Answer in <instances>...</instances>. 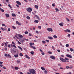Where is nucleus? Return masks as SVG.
Here are the masks:
<instances>
[{"instance_id":"1","label":"nucleus","mask_w":74,"mask_h":74,"mask_svg":"<svg viewBox=\"0 0 74 74\" xmlns=\"http://www.w3.org/2000/svg\"><path fill=\"white\" fill-rule=\"evenodd\" d=\"M60 59L61 61H62V62L64 63H66L67 62H69V61H67L69 60V59L67 58H65V59H64L63 58L60 57Z\"/></svg>"},{"instance_id":"2","label":"nucleus","mask_w":74,"mask_h":74,"mask_svg":"<svg viewBox=\"0 0 74 74\" xmlns=\"http://www.w3.org/2000/svg\"><path fill=\"white\" fill-rule=\"evenodd\" d=\"M29 72L30 73L32 74H36V71L35 70L31 69L29 70Z\"/></svg>"},{"instance_id":"3","label":"nucleus","mask_w":74,"mask_h":74,"mask_svg":"<svg viewBox=\"0 0 74 74\" xmlns=\"http://www.w3.org/2000/svg\"><path fill=\"white\" fill-rule=\"evenodd\" d=\"M26 40V38H21L19 40L21 42H24V41Z\"/></svg>"},{"instance_id":"4","label":"nucleus","mask_w":74,"mask_h":74,"mask_svg":"<svg viewBox=\"0 0 74 74\" xmlns=\"http://www.w3.org/2000/svg\"><path fill=\"white\" fill-rule=\"evenodd\" d=\"M27 11H28V12H30L32 11L33 10L31 8H29L27 9Z\"/></svg>"},{"instance_id":"5","label":"nucleus","mask_w":74,"mask_h":74,"mask_svg":"<svg viewBox=\"0 0 74 74\" xmlns=\"http://www.w3.org/2000/svg\"><path fill=\"white\" fill-rule=\"evenodd\" d=\"M47 30L48 32H53V29L52 28H48L47 29Z\"/></svg>"},{"instance_id":"6","label":"nucleus","mask_w":74,"mask_h":74,"mask_svg":"<svg viewBox=\"0 0 74 74\" xmlns=\"http://www.w3.org/2000/svg\"><path fill=\"white\" fill-rule=\"evenodd\" d=\"M50 58H51V59H52L53 60H55V57L53 56H50Z\"/></svg>"},{"instance_id":"7","label":"nucleus","mask_w":74,"mask_h":74,"mask_svg":"<svg viewBox=\"0 0 74 74\" xmlns=\"http://www.w3.org/2000/svg\"><path fill=\"white\" fill-rule=\"evenodd\" d=\"M66 56L68 58H72V56L69 54H67L66 55Z\"/></svg>"},{"instance_id":"8","label":"nucleus","mask_w":74,"mask_h":74,"mask_svg":"<svg viewBox=\"0 0 74 74\" xmlns=\"http://www.w3.org/2000/svg\"><path fill=\"white\" fill-rule=\"evenodd\" d=\"M11 53H15L16 52V51L14 50L13 49H12L11 50Z\"/></svg>"},{"instance_id":"9","label":"nucleus","mask_w":74,"mask_h":74,"mask_svg":"<svg viewBox=\"0 0 74 74\" xmlns=\"http://www.w3.org/2000/svg\"><path fill=\"white\" fill-rule=\"evenodd\" d=\"M16 23L17 24V25H19L20 26H21V24L19 23V22L16 21Z\"/></svg>"},{"instance_id":"10","label":"nucleus","mask_w":74,"mask_h":74,"mask_svg":"<svg viewBox=\"0 0 74 74\" xmlns=\"http://www.w3.org/2000/svg\"><path fill=\"white\" fill-rule=\"evenodd\" d=\"M59 25L63 27V22L61 23H60L59 24Z\"/></svg>"},{"instance_id":"11","label":"nucleus","mask_w":74,"mask_h":74,"mask_svg":"<svg viewBox=\"0 0 74 74\" xmlns=\"http://www.w3.org/2000/svg\"><path fill=\"white\" fill-rule=\"evenodd\" d=\"M16 3L17 4H18V5H21V2H19V1H16Z\"/></svg>"},{"instance_id":"12","label":"nucleus","mask_w":74,"mask_h":74,"mask_svg":"<svg viewBox=\"0 0 74 74\" xmlns=\"http://www.w3.org/2000/svg\"><path fill=\"white\" fill-rule=\"evenodd\" d=\"M18 36L19 37V38H23V36L21 34L18 35Z\"/></svg>"},{"instance_id":"13","label":"nucleus","mask_w":74,"mask_h":74,"mask_svg":"<svg viewBox=\"0 0 74 74\" xmlns=\"http://www.w3.org/2000/svg\"><path fill=\"white\" fill-rule=\"evenodd\" d=\"M35 16H36V18H37V19H38V20H40V18H39V17H38V16H37V15H35Z\"/></svg>"},{"instance_id":"14","label":"nucleus","mask_w":74,"mask_h":74,"mask_svg":"<svg viewBox=\"0 0 74 74\" xmlns=\"http://www.w3.org/2000/svg\"><path fill=\"white\" fill-rule=\"evenodd\" d=\"M34 22H35V23H38V22H39V21H38V20H36L34 21Z\"/></svg>"},{"instance_id":"15","label":"nucleus","mask_w":74,"mask_h":74,"mask_svg":"<svg viewBox=\"0 0 74 74\" xmlns=\"http://www.w3.org/2000/svg\"><path fill=\"white\" fill-rule=\"evenodd\" d=\"M0 11H1V12H4V10L2 9L1 8H0Z\"/></svg>"},{"instance_id":"16","label":"nucleus","mask_w":74,"mask_h":74,"mask_svg":"<svg viewBox=\"0 0 74 74\" xmlns=\"http://www.w3.org/2000/svg\"><path fill=\"white\" fill-rule=\"evenodd\" d=\"M48 38H49V39H50V40H53V38L52 37H48Z\"/></svg>"},{"instance_id":"17","label":"nucleus","mask_w":74,"mask_h":74,"mask_svg":"<svg viewBox=\"0 0 74 74\" xmlns=\"http://www.w3.org/2000/svg\"><path fill=\"white\" fill-rule=\"evenodd\" d=\"M25 57L26 58H27L28 59H30V57L28 56L27 55H25Z\"/></svg>"},{"instance_id":"18","label":"nucleus","mask_w":74,"mask_h":74,"mask_svg":"<svg viewBox=\"0 0 74 74\" xmlns=\"http://www.w3.org/2000/svg\"><path fill=\"white\" fill-rule=\"evenodd\" d=\"M1 29L3 31H4L5 30V29L3 28V27H1Z\"/></svg>"},{"instance_id":"19","label":"nucleus","mask_w":74,"mask_h":74,"mask_svg":"<svg viewBox=\"0 0 74 74\" xmlns=\"http://www.w3.org/2000/svg\"><path fill=\"white\" fill-rule=\"evenodd\" d=\"M5 15L6 17H9V14H6Z\"/></svg>"},{"instance_id":"20","label":"nucleus","mask_w":74,"mask_h":74,"mask_svg":"<svg viewBox=\"0 0 74 74\" xmlns=\"http://www.w3.org/2000/svg\"><path fill=\"white\" fill-rule=\"evenodd\" d=\"M14 57H15V58H18V54H17L16 55H14Z\"/></svg>"},{"instance_id":"21","label":"nucleus","mask_w":74,"mask_h":74,"mask_svg":"<svg viewBox=\"0 0 74 74\" xmlns=\"http://www.w3.org/2000/svg\"><path fill=\"white\" fill-rule=\"evenodd\" d=\"M14 69H15V70H18V69H19V68L18 67L15 66L14 67Z\"/></svg>"},{"instance_id":"22","label":"nucleus","mask_w":74,"mask_h":74,"mask_svg":"<svg viewBox=\"0 0 74 74\" xmlns=\"http://www.w3.org/2000/svg\"><path fill=\"white\" fill-rule=\"evenodd\" d=\"M35 7L36 8V9H38V6L37 5H35Z\"/></svg>"},{"instance_id":"23","label":"nucleus","mask_w":74,"mask_h":74,"mask_svg":"<svg viewBox=\"0 0 74 74\" xmlns=\"http://www.w3.org/2000/svg\"><path fill=\"white\" fill-rule=\"evenodd\" d=\"M19 56H23V55L22 53H20L19 54Z\"/></svg>"},{"instance_id":"24","label":"nucleus","mask_w":74,"mask_h":74,"mask_svg":"<svg viewBox=\"0 0 74 74\" xmlns=\"http://www.w3.org/2000/svg\"><path fill=\"white\" fill-rule=\"evenodd\" d=\"M41 69H42V70H45V68H44L43 67H41Z\"/></svg>"},{"instance_id":"25","label":"nucleus","mask_w":74,"mask_h":74,"mask_svg":"<svg viewBox=\"0 0 74 74\" xmlns=\"http://www.w3.org/2000/svg\"><path fill=\"white\" fill-rule=\"evenodd\" d=\"M70 51H71V52H73V51H74V49L71 48H70Z\"/></svg>"},{"instance_id":"26","label":"nucleus","mask_w":74,"mask_h":74,"mask_svg":"<svg viewBox=\"0 0 74 74\" xmlns=\"http://www.w3.org/2000/svg\"><path fill=\"white\" fill-rule=\"evenodd\" d=\"M53 37L54 38H57V37L56 36V35H54L53 36Z\"/></svg>"},{"instance_id":"27","label":"nucleus","mask_w":74,"mask_h":74,"mask_svg":"<svg viewBox=\"0 0 74 74\" xmlns=\"http://www.w3.org/2000/svg\"><path fill=\"white\" fill-rule=\"evenodd\" d=\"M12 15L13 16H16V15H15V14H14V13L12 14Z\"/></svg>"},{"instance_id":"28","label":"nucleus","mask_w":74,"mask_h":74,"mask_svg":"<svg viewBox=\"0 0 74 74\" xmlns=\"http://www.w3.org/2000/svg\"><path fill=\"white\" fill-rule=\"evenodd\" d=\"M18 48H19V49H21V50H23V49L22 48V47H21L20 46H18Z\"/></svg>"},{"instance_id":"29","label":"nucleus","mask_w":74,"mask_h":74,"mask_svg":"<svg viewBox=\"0 0 74 74\" xmlns=\"http://www.w3.org/2000/svg\"><path fill=\"white\" fill-rule=\"evenodd\" d=\"M31 48H33V49H36V47H34V46H31Z\"/></svg>"},{"instance_id":"30","label":"nucleus","mask_w":74,"mask_h":74,"mask_svg":"<svg viewBox=\"0 0 74 74\" xmlns=\"http://www.w3.org/2000/svg\"><path fill=\"white\" fill-rule=\"evenodd\" d=\"M66 31L68 32H69V33H70V32H71V31H70V30L68 29H67Z\"/></svg>"},{"instance_id":"31","label":"nucleus","mask_w":74,"mask_h":74,"mask_svg":"<svg viewBox=\"0 0 74 74\" xmlns=\"http://www.w3.org/2000/svg\"><path fill=\"white\" fill-rule=\"evenodd\" d=\"M26 18L28 19H30V17L29 16H27Z\"/></svg>"},{"instance_id":"32","label":"nucleus","mask_w":74,"mask_h":74,"mask_svg":"<svg viewBox=\"0 0 74 74\" xmlns=\"http://www.w3.org/2000/svg\"><path fill=\"white\" fill-rule=\"evenodd\" d=\"M30 53L32 55H34V52L33 51H32L30 52Z\"/></svg>"},{"instance_id":"33","label":"nucleus","mask_w":74,"mask_h":74,"mask_svg":"<svg viewBox=\"0 0 74 74\" xmlns=\"http://www.w3.org/2000/svg\"><path fill=\"white\" fill-rule=\"evenodd\" d=\"M66 47H69V45L68 44H66Z\"/></svg>"},{"instance_id":"34","label":"nucleus","mask_w":74,"mask_h":74,"mask_svg":"<svg viewBox=\"0 0 74 74\" xmlns=\"http://www.w3.org/2000/svg\"><path fill=\"white\" fill-rule=\"evenodd\" d=\"M66 20H67V21L68 22H70V20H69V19L68 18H66Z\"/></svg>"},{"instance_id":"35","label":"nucleus","mask_w":74,"mask_h":74,"mask_svg":"<svg viewBox=\"0 0 74 74\" xmlns=\"http://www.w3.org/2000/svg\"><path fill=\"white\" fill-rule=\"evenodd\" d=\"M55 10H56V11H59V9H58L57 8H56Z\"/></svg>"},{"instance_id":"36","label":"nucleus","mask_w":74,"mask_h":74,"mask_svg":"<svg viewBox=\"0 0 74 74\" xmlns=\"http://www.w3.org/2000/svg\"><path fill=\"white\" fill-rule=\"evenodd\" d=\"M44 72L45 74H47V70H45L44 71Z\"/></svg>"},{"instance_id":"37","label":"nucleus","mask_w":74,"mask_h":74,"mask_svg":"<svg viewBox=\"0 0 74 74\" xmlns=\"http://www.w3.org/2000/svg\"><path fill=\"white\" fill-rule=\"evenodd\" d=\"M15 37H16V38H17V39H19V38H18V36H17V35H15Z\"/></svg>"},{"instance_id":"38","label":"nucleus","mask_w":74,"mask_h":74,"mask_svg":"<svg viewBox=\"0 0 74 74\" xmlns=\"http://www.w3.org/2000/svg\"><path fill=\"white\" fill-rule=\"evenodd\" d=\"M45 41H44V40H43L42 41V43H43V44H45Z\"/></svg>"},{"instance_id":"39","label":"nucleus","mask_w":74,"mask_h":74,"mask_svg":"<svg viewBox=\"0 0 74 74\" xmlns=\"http://www.w3.org/2000/svg\"><path fill=\"white\" fill-rule=\"evenodd\" d=\"M38 28L39 29H41V26H38Z\"/></svg>"},{"instance_id":"40","label":"nucleus","mask_w":74,"mask_h":74,"mask_svg":"<svg viewBox=\"0 0 74 74\" xmlns=\"http://www.w3.org/2000/svg\"><path fill=\"white\" fill-rule=\"evenodd\" d=\"M28 33L29 32H28L26 31L25 32V34H28Z\"/></svg>"},{"instance_id":"41","label":"nucleus","mask_w":74,"mask_h":74,"mask_svg":"<svg viewBox=\"0 0 74 74\" xmlns=\"http://www.w3.org/2000/svg\"><path fill=\"white\" fill-rule=\"evenodd\" d=\"M5 47H7V44L5 43Z\"/></svg>"},{"instance_id":"42","label":"nucleus","mask_w":74,"mask_h":74,"mask_svg":"<svg viewBox=\"0 0 74 74\" xmlns=\"http://www.w3.org/2000/svg\"><path fill=\"white\" fill-rule=\"evenodd\" d=\"M8 57H10V58H11V56L10 55V54H8Z\"/></svg>"},{"instance_id":"43","label":"nucleus","mask_w":74,"mask_h":74,"mask_svg":"<svg viewBox=\"0 0 74 74\" xmlns=\"http://www.w3.org/2000/svg\"><path fill=\"white\" fill-rule=\"evenodd\" d=\"M17 63H20V62H21V61L19 60H17Z\"/></svg>"},{"instance_id":"44","label":"nucleus","mask_w":74,"mask_h":74,"mask_svg":"<svg viewBox=\"0 0 74 74\" xmlns=\"http://www.w3.org/2000/svg\"><path fill=\"white\" fill-rule=\"evenodd\" d=\"M66 69H69V66H66Z\"/></svg>"},{"instance_id":"45","label":"nucleus","mask_w":74,"mask_h":74,"mask_svg":"<svg viewBox=\"0 0 74 74\" xmlns=\"http://www.w3.org/2000/svg\"><path fill=\"white\" fill-rule=\"evenodd\" d=\"M13 47H14V48H16V46H15V45H13Z\"/></svg>"},{"instance_id":"46","label":"nucleus","mask_w":74,"mask_h":74,"mask_svg":"<svg viewBox=\"0 0 74 74\" xmlns=\"http://www.w3.org/2000/svg\"><path fill=\"white\" fill-rule=\"evenodd\" d=\"M30 45H31V46H32L33 45V44L32 43H29Z\"/></svg>"},{"instance_id":"47","label":"nucleus","mask_w":74,"mask_h":74,"mask_svg":"<svg viewBox=\"0 0 74 74\" xmlns=\"http://www.w3.org/2000/svg\"><path fill=\"white\" fill-rule=\"evenodd\" d=\"M12 27L14 29H16V27L14 26H12Z\"/></svg>"},{"instance_id":"48","label":"nucleus","mask_w":74,"mask_h":74,"mask_svg":"<svg viewBox=\"0 0 74 74\" xmlns=\"http://www.w3.org/2000/svg\"><path fill=\"white\" fill-rule=\"evenodd\" d=\"M48 53L49 54H52V52H51V51H49L48 52Z\"/></svg>"},{"instance_id":"49","label":"nucleus","mask_w":74,"mask_h":74,"mask_svg":"<svg viewBox=\"0 0 74 74\" xmlns=\"http://www.w3.org/2000/svg\"><path fill=\"white\" fill-rule=\"evenodd\" d=\"M61 56H62V58H64V55H61Z\"/></svg>"},{"instance_id":"50","label":"nucleus","mask_w":74,"mask_h":74,"mask_svg":"<svg viewBox=\"0 0 74 74\" xmlns=\"http://www.w3.org/2000/svg\"><path fill=\"white\" fill-rule=\"evenodd\" d=\"M8 6H9L10 8H12V6H11L10 5H8Z\"/></svg>"},{"instance_id":"51","label":"nucleus","mask_w":74,"mask_h":74,"mask_svg":"<svg viewBox=\"0 0 74 74\" xmlns=\"http://www.w3.org/2000/svg\"><path fill=\"white\" fill-rule=\"evenodd\" d=\"M52 6H53V7H55V4H54V3H53L52 4Z\"/></svg>"},{"instance_id":"52","label":"nucleus","mask_w":74,"mask_h":74,"mask_svg":"<svg viewBox=\"0 0 74 74\" xmlns=\"http://www.w3.org/2000/svg\"><path fill=\"white\" fill-rule=\"evenodd\" d=\"M5 56H6V57H7V56H8V55L7 54H5Z\"/></svg>"},{"instance_id":"53","label":"nucleus","mask_w":74,"mask_h":74,"mask_svg":"<svg viewBox=\"0 0 74 74\" xmlns=\"http://www.w3.org/2000/svg\"><path fill=\"white\" fill-rule=\"evenodd\" d=\"M8 47H9V48H11V46H10V45H8Z\"/></svg>"},{"instance_id":"54","label":"nucleus","mask_w":74,"mask_h":74,"mask_svg":"<svg viewBox=\"0 0 74 74\" xmlns=\"http://www.w3.org/2000/svg\"><path fill=\"white\" fill-rule=\"evenodd\" d=\"M18 43L19 44H21V43L19 41H18Z\"/></svg>"},{"instance_id":"55","label":"nucleus","mask_w":74,"mask_h":74,"mask_svg":"<svg viewBox=\"0 0 74 74\" xmlns=\"http://www.w3.org/2000/svg\"><path fill=\"white\" fill-rule=\"evenodd\" d=\"M69 68L70 69H73V66H70Z\"/></svg>"},{"instance_id":"56","label":"nucleus","mask_w":74,"mask_h":74,"mask_svg":"<svg viewBox=\"0 0 74 74\" xmlns=\"http://www.w3.org/2000/svg\"><path fill=\"white\" fill-rule=\"evenodd\" d=\"M40 52H43L42 50H41V49H40Z\"/></svg>"},{"instance_id":"57","label":"nucleus","mask_w":74,"mask_h":74,"mask_svg":"<svg viewBox=\"0 0 74 74\" xmlns=\"http://www.w3.org/2000/svg\"><path fill=\"white\" fill-rule=\"evenodd\" d=\"M2 26H5V24H2Z\"/></svg>"},{"instance_id":"58","label":"nucleus","mask_w":74,"mask_h":74,"mask_svg":"<svg viewBox=\"0 0 74 74\" xmlns=\"http://www.w3.org/2000/svg\"><path fill=\"white\" fill-rule=\"evenodd\" d=\"M46 7L47 9H49V7L48 6H47Z\"/></svg>"},{"instance_id":"59","label":"nucleus","mask_w":74,"mask_h":74,"mask_svg":"<svg viewBox=\"0 0 74 74\" xmlns=\"http://www.w3.org/2000/svg\"><path fill=\"white\" fill-rule=\"evenodd\" d=\"M52 48L53 49H55V47H53V46H52Z\"/></svg>"},{"instance_id":"60","label":"nucleus","mask_w":74,"mask_h":74,"mask_svg":"<svg viewBox=\"0 0 74 74\" xmlns=\"http://www.w3.org/2000/svg\"><path fill=\"white\" fill-rule=\"evenodd\" d=\"M41 53L42 55H45V53Z\"/></svg>"},{"instance_id":"61","label":"nucleus","mask_w":74,"mask_h":74,"mask_svg":"<svg viewBox=\"0 0 74 74\" xmlns=\"http://www.w3.org/2000/svg\"><path fill=\"white\" fill-rule=\"evenodd\" d=\"M1 46H4V44L3 43H2L1 45Z\"/></svg>"},{"instance_id":"62","label":"nucleus","mask_w":74,"mask_h":74,"mask_svg":"<svg viewBox=\"0 0 74 74\" xmlns=\"http://www.w3.org/2000/svg\"><path fill=\"white\" fill-rule=\"evenodd\" d=\"M57 51L58 52H60V50H58Z\"/></svg>"},{"instance_id":"63","label":"nucleus","mask_w":74,"mask_h":74,"mask_svg":"<svg viewBox=\"0 0 74 74\" xmlns=\"http://www.w3.org/2000/svg\"><path fill=\"white\" fill-rule=\"evenodd\" d=\"M8 31H10V30H11V29H10V28H8Z\"/></svg>"},{"instance_id":"64","label":"nucleus","mask_w":74,"mask_h":74,"mask_svg":"<svg viewBox=\"0 0 74 74\" xmlns=\"http://www.w3.org/2000/svg\"><path fill=\"white\" fill-rule=\"evenodd\" d=\"M3 69H6V68L5 67L3 66Z\"/></svg>"}]
</instances>
